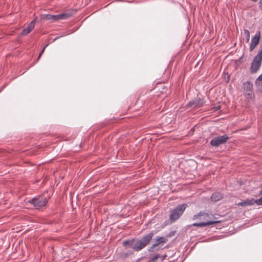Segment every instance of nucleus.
Returning <instances> with one entry per match:
<instances>
[{"instance_id": "9b49d317", "label": "nucleus", "mask_w": 262, "mask_h": 262, "mask_svg": "<svg viewBox=\"0 0 262 262\" xmlns=\"http://www.w3.org/2000/svg\"><path fill=\"white\" fill-rule=\"evenodd\" d=\"M155 243L153 244L150 248L149 251H154V249L160 244L165 243L167 241V239L165 237L156 236L155 238Z\"/></svg>"}, {"instance_id": "4be33fe9", "label": "nucleus", "mask_w": 262, "mask_h": 262, "mask_svg": "<svg viewBox=\"0 0 262 262\" xmlns=\"http://www.w3.org/2000/svg\"><path fill=\"white\" fill-rule=\"evenodd\" d=\"M48 46V44H47L46 46H45L42 49L41 51H40V52L39 53V55H38V58L37 59L38 60L40 57L41 56L42 54L43 53L44 51H45V49L46 48V47Z\"/></svg>"}, {"instance_id": "f03ea898", "label": "nucleus", "mask_w": 262, "mask_h": 262, "mask_svg": "<svg viewBox=\"0 0 262 262\" xmlns=\"http://www.w3.org/2000/svg\"><path fill=\"white\" fill-rule=\"evenodd\" d=\"M47 198L43 195L34 197L28 201V202L32 204L36 208L38 209L45 206L48 203Z\"/></svg>"}, {"instance_id": "0eeeda50", "label": "nucleus", "mask_w": 262, "mask_h": 262, "mask_svg": "<svg viewBox=\"0 0 262 262\" xmlns=\"http://www.w3.org/2000/svg\"><path fill=\"white\" fill-rule=\"evenodd\" d=\"M205 103L203 99L198 98L190 101L187 105V107H191L193 109L198 108L202 107Z\"/></svg>"}, {"instance_id": "1a4fd4ad", "label": "nucleus", "mask_w": 262, "mask_h": 262, "mask_svg": "<svg viewBox=\"0 0 262 262\" xmlns=\"http://www.w3.org/2000/svg\"><path fill=\"white\" fill-rule=\"evenodd\" d=\"M37 18L33 19L27 26V27L24 29L21 32V35L25 36L28 34L34 28L35 24L37 21Z\"/></svg>"}, {"instance_id": "5701e85b", "label": "nucleus", "mask_w": 262, "mask_h": 262, "mask_svg": "<svg viewBox=\"0 0 262 262\" xmlns=\"http://www.w3.org/2000/svg\"><path fill=\"white\" fill-rule=\"evenodd\" d=\"M160 257V256L159 254L155 255L154 257H152L151 259V261L152 262H156L157 260Z\"/></svg>"}, {"instance_id": "6e6552de", "label": "nucleus", "mask_w": 262, "mask_h": 262, "mask_svg": "<svg viewBox=\"0 0 262 262\" xmlns=\"http://www.w3.org/2000/svg\"><path fill=\"white\" fill-rule=\"evenodd\" d=\"M210 218V214L209 213H206L204 211H200L196 214H195L193 217V220H199L200 221H209L208 219Z\"/></svg>"}, {"instance_id": "dca6fc26", "label": "nucleus", "mask_w": 262, "mask_h": 262, "mask_svg": "<svg viewBox=\"0 0 262 262\" xmlns=\"http://www.w3.org/2000/svg\"><path fill=\"white\" fill-rule=\"evenodd\" d=\"M134 243H135V239H133L132 240L124 241H123L122 244H123V245L124 246H130V247L132 246L133 247Z\"/></svg>"}, {"instance_id": "f8f14e48", "label": "nucleus", "mask_w": 262, "mask_h": 262, "mask_svg": "<svg viewBox=\"0 0 262 262\" xmlns=\"http://www.w3.org/2000/svg\"><path fill=\"white\" fill-rule=\"evenodd\" d=\"M220 221H206V222H202L200 223H195L192 224L191 226H196L203 227L207 226H209L210 225H213L216 223H220Z\"/></svg>"}, {"instance_id": "7ed1b4c3", "label": "nucleus", "mask_w": 262, "mask_h": 262, "mask_svg": "<svg viewBox=\"0 0 262 262\" xmlns=\"http://www.w3.org/2000/svg\"><path fill=\"white\" fill-rule=\"evenodd\" d=\"M262 63V49L259 50L257 55L254 57L253 61L251 62L250 67V71L252 73H256Z\"/></svg>"}, {"instance_id": "4468645a", "label": "nucleus", "mask_w": 262, "mask_h": 262, "mask_svg": "<svg viewBox=\"0 0 262 262\" xmlns=\"http://www.w3.org/2000/svg\"><path fill=\"white\" fill-rule=\"evenodd\" d=\"M254 205V199H252L251 200L247 199L243 202H239L237 204V205L241 206L242 207H245L247 206H251Z\"/></svg>"}, {"instance_id": "f3484780", "label": "nucleus", "mask_w": 262, "mask_h": 262, "mask_svg": "<svg viewBox=\"0 0 262 262\" xmlns=\"http://www.w3.org/2000/svg\"><path fill=\"white\" fill-rule=\"evenodd\" d=\"M255 83L256 85L262 89V74L257 78Z\"/></svg>"}, {"instance_id": "20e7f679", "label": "nucleus", "mask_w": 262, "mask_h": 262, "mask_svg": "<svg viewBox=\"0 0 262 262\" xmlns=\"http://www.w3.org/2000/svg\"><path fill=\"white\" fill-rule=\"evenodd\" d=\"M186 207V204H182L178 206L171 211L170 220L173 222L177 220L182 215Z\"/></svg>"}, {"instance_id": "aec40b11", "label": "nucleus", "mask_w": 262, "mask_h": 262, "mask_svg": "<svg viewBox=\"0 0 262 262\" xmlns=\"http://www.w3.org/2000/svg\"><path fill=\"white\" fill-rule=\"evenodd\" d=\"M255 204L259 206H262V196L258 199H254V205Z\"/></svg>"}, {"instance_id": "ddd939ff", "label": "nucleus", "mask_w": 262, "mask_h": 262, "mask_svg": "<svg viewBox=\"0 0 262 262\" xmlns=\"http://www.w3.org/2000/svg\"><path fill=\"white\" fill-rule=\"evenodd\" d=\"M223 198V195L221 193L215 192L212 194L211 200L212 201L215 202L221 200Z\"/></svg>"}, {"instance_id": "b1692460", "label": "nucleus", "mask_w": 262, "mask_h": 262, "mask_svg": "<svg viewBox=\"0 0 262 262\" xmlns=\"http://www.w3.org/2000/svg\"><path fill=\"white\" fill-rule=\"evenodd\" d=\"M60 38V36H58V37H56L54 39V41L57 40V39L59 38Z\"/></svg>"}, {"instance_id": "f257e3e1", "label": "nucleus", "mask_w": 262, "mask_h": 262, "mask_svg": "<svg viewBox=\"0 0 262 262\" xmlns=\"http://www.w3.org/2000/svg\"><path fill=\"white\" fill-rule=\"evenodd\" d=\"M154 233L151 232L149 234L144 236L140 240L136 241L133 246V249L135 251H139L145 248L150 242L153 237Z\"/></svg>"}, {"instance_id": "2eb2a0df", "label": "nucleus", "mask_w": 262, "mask_h": 262, "mask_svg": "<svg viewBox=\"0 0 262 262\" xmlns=\"http://www.w3.org/2000/svg\"><path fill=\"white\" fill-rule=\"evenodd\" d=\"M72 14L71 13L66 12L59 14V20L67 19L70 17Z\"/></svg>"}, {"instance_id": "39448f33", "label": "nucleus", "mask_w": 262, "mask_h": 262, "mask_svg": "<svg viewBox=\"0 0 262 262\" xmlns=\"http://www.w3.org/2000/svg\"><path fill=\"white\" fill-rule=\"evenodd\" d=\"M243 90L247 99L252 100L254 99V94L253 91V84L250 81H247L243 83Z\"/></svg>"}, {"instance_id": "9d476101", "label": "nucleus", "mask_w": 262, "mask_h": 262, "mask_svg": "<svg viewBox=\"0 0 262 262\" xmlns=\"http://www.w3.org/2000/svg\"><path fill=\"white\" fill-rule=\"evenodd\" d=\"M260 39V32L257 31L255 35L252 38L251 43L250 44L249 49L250 51H253L257 45Z\"/></svg>"}, {"instance_id": "6ab92c4d", "label": "nucleus", "mask_w": 262, "mask_h": 262, "mask_svg": "<svg viewBox=\"0 0 262 262\" xmlns=\"http://www.w3.org/2000/svg\"><path fill=\"white\" fill-rule=\"evenodd\" d=\"M244 32L246 35V42H248L249 41L250 38V31L248 30L245 29V30H244Z\"/></svg>"}, {"instance_id": "423d86ee", "label": "nucleus", "mask_w": 262, "mask_h": 262, "mask_svg": "<svg viewBox=\"0 0 262 262\" xmlns=\"http://www.w3.org/2000/svg\"><path fill=\"white\" fill-rule=\"evenodd\" d=\"M229 137L226 135L213 138L210 141V144L214 147H217L221 144H225L229 139Z\"/></svg>"}, {"instance_id": "412c9836", "label": "nucleus", "mask_w": 262, "mask_h": 262, "mask_svg": "<svg viewBox=\"0 0 262 262\" xmlns=\"http://www.w3.org/2000/svg\"><path fill=\"white\" fill-rule=\"evenodd\" d=\"M52 22L56 21L59 20V14L52 15Z\"/></svg>"}, {"instance_id": "393cba45", "label": "nucleus", "mask_w": 262, "mask_h": 262, "mask_svg": "<svg viewBox=\"0 0 262 262\" xmlns=\"http://www.w3.org/2000/svg\"><path fill=\"white\" fill-rule=\"evenodd\" d=\"M259 194H262V189L260 191V192H259Z\"/></svg>"}, {"instance_id": "a211bd4d", "label": "nucleus", "mask_w": 262, "mask_h": 262, "mask_svg": "<svg viewBox=\"0 0 262 262\" xmlns=\"http://www.w3.org/2000/svg\"><path fill=\"white\" fill-rule=\"evenodd\" d=\"M52 15L51 14H43L41 15V18L42 19H46L51 20L52 21Z\"/></svg>"}]
</instances>
